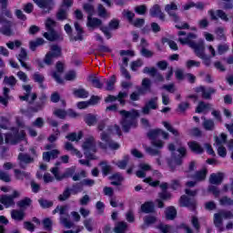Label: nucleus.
Masks as SVG:
<instances>
[{"label": "nucleus", "mask_w": 233, "mask_h": 233, "mask_svg": "<svg viewBox=\"0 0 233 233\" xmlns=\"http://www.w3.org/2000/svg\"><path fill=\"white\" fill-rule=\"evenodd\" d=\"M119 114L122 116L120 125L124 132L128 133L130 132V128H137L139 111L136 109H133L132 111L122 109L119 111Z\"/></svg>", "instance_id": "f257e3e1"}, {"label": "nucleus", "mask_w": 233, "mask_h": 233, "mask_svg": "<svg viewBox=\"0 0 233 233\" xmlns=\"http://www.w3.org/2000/svg\"><path fill=\"white\" fill-rule=\"evenodd\" d=\"M61 56H63V49L59 45L55 44L50 46V51L46 54L44 60L37 58L35 63L39 69L45 68V65L52 66L54 65V59H59Z\"/></svg>", "instance_id": "f03ea898"}, {"label": "nucleus", "mask_w": 233, "mask_h": 233, "mask_svg": "<svg viewBox=\"0 0 233 233\" xmlns=\"http://www.w3.org/2000/svg\"><path fill=\"white\" fill-rule=\"evenodd\" d=\"M189 48L194 50V54L197 57L202 59V63L205 66H210V65H212V56H208V55L205 53V42L203 40L189 46Z\"/></svg>", "instance_id": "7ed1b4c3"}, {"label": "nucleus", "mask_w": 233, "mask_h": 233, "mask_svg": "<svg viewBox=\"0 0 233 233\" xmlns=\"http://www.w3.org/2000/svg\"><path fill=\"white\" fill-rule=\"evenodd\" d=\"M48 100V96L46 94L42 93L38 97V101L35 103V106H30L27 109L23 110L22 114L26 116L27 117H32L33 114H37V112H41L45 110V106H46V101Z\"/></svg>", "instance_id": "20e7f679"}, {"label": "nucleus", "mask_w": 233, "mask_h": 233, "mask_svg": "<svg viewBox=\"0 0 233 233\" xmlns=\"http://www.w3.org/2000/svg\"><path fill=\"white\" fill-rule=\"evenodd\" d=\"M225 179V174L223 172L212 173L209 176V183L211 186H208V191L213 194L214 198H219L221 195V190L214 185H221Z\"/></svg>", "instance_id": "39448f33"}, {"label": "nucleus", "mask_w": 233, "mask_h": 233, "mask_svg": "<svg viewBox=\"0 0 233 233\" xmlns=\"http://www.w3.org/2000/svg\"><path fill=\"white\" fill-rule=\"evenodd\" d=\"M56 25L57 23L52 18H47L46 20V30L47 32L43 34L45 39L51 42L57 41L59 39V34L56 31Z\"/></svg>", "instance_id": "423d86ee"}, {"label": "nucleus", "mask_w": 233, "mask_h": 233, "mask_svg": "<svg viewBox=\"0 0 233 233\" xmlns=\"http://www.w3.org/2000/svg\"><path fill=\"white\" fill-rule=\"evenodd\" d=\"M180 208H188L190 212H196L198 210V201L191 199L187 195H182L178 200Z\"/></svg>", "instance_id": "0eeeda50"}, {"label": "nucleus", "mask_w": 233, "mask_h": 233, "mask_svg": "<svg viewBox=\"0 0 233 233\" xmlns=\"http://www.w3.org/2000/svg\"><path fill=\"white\" fill-rule=\"evenodd\" d=\"M119 20L114 18L109 21L108 25L100 26L101 32L104 34L106 39H112V33L110 30L119 29Z\"/></svg>", "instance_id": "6e6552de"}, {"label": "nucleus", "mask_w": 233, "mask_h": 233, "mask_svg": "<svg viewBox=\"0 0 233 233\" xmlns=\"http://www.w3.org/2000/svg\"><path fill=\"white\" fill-rule=\"evenodd\" d=\"M19 191L14 190L12 195H2L0 198V203L9 208V207H14L15 205V198H19Z\"/></svg>", "instance_id": "1a4fd4ad"}, {"label": "nucleus", "mask_w": 233, "mask_h": 233, "mask_svg": "<svg viewBox=\"0 0 233 233\" xmlns=\"http://www.w3.org/2000/svg\"><path fill=\"white\" fill-rule=\"evenodd\" d=\"M208 14L210 17L211 21H224V23H228L230 21V18H228V15H227L226 12H224L222 9H218L216 11L210 9L208 11Z\"/></svg>", "instance_id": "9d476101"}, {"label": "nucleus", "mask_w": 233, "mask_h": 233, "mask_svg": "<svg viewBox=\"0 0 233 233\" xmlns=\"http://www.w3.org/2000/svg\"><path fill=\"white\" fill-rule=\"evenodd\" d=\"M33 3L44 10L45 14H50L52 10H54V6H56V0H33Z\"/></svg>", "instance_id": "9b49d317"}, {"label": "nucleus", "mask_w": 233, "mask_h": 233, "mask_svg": "<svg viewBox=\"0 0 233 233\" xmlns=\"http://www.w3.org/2000/svg\"><path fill=\"white\" fill-rule=\"evenodd\" d=\"M126 97H128V93L120 91L116 96L114 95H108L105 98V103H114L118 101L120 106H125L127 105V100H125Z\"/></svg>", "instance_id": "f8f14e48"}, {"label": "nucleus", "mask_w": 233, "mask_h": 233, "mask_svg": "<svg viewBox=\"0 0 233 233\" xmlns=\"http://www.w3.org/2000/svg\"><path fill=\"white\" fill-rule=\"evenodd\" d=\"M143 74H149V76H151V77H155L156 81L158 83H163V81H165V76H163L156 67L146 66L143 69Z\"/></svg>", "instance_id": "ddd939ff"}, {"label": "nucleus", "mask_w": 233, "mask_h": 233, "mask_svg": "<svg viewBox=\"0 0 233 233\" xmlns=\"http://www.w3.org/2000/svg\"><path fill=\"white\" fill-rule=\"evenodd\" d=\"M187 147L193 154H197L198 156L205 153V147L196 140L187 142Z\"/></svg>", "instance_id": "4468645a"}, {"label": "nucleus", "mask_w": 233, "mask_h": 233, "mask_svg": "<svg viewBox=\"0 0 233 233\" xmlns=\"http://www.w3.org/2000/svg\"><path fill=\"white\" fill-rule=\"evenodd\" d=\"M157 96L152 97L145 106L142 108V112L145 115L150 114V110H157Z\"/></svg>", "instance_id": "2eb2a0df"}, {"label": "nucleus", "mask_w": 233, "mask_h": 233, "mask_svg": "<svg viewBox=\"0 0 233 233\" xmlns=\"http://www.w3.org/2000/svg\"><path fill=\"white\" fill-rule=\"evenodd\" d=\"M165 10L167 12L168 15L172 17L174 23H179V15H177L176 12L172 11L177 10V5H176V3L172 2L171 4L167 5L165 6Z\"/></svg>", "instance_id": "dca6fc26"}, {"label": "nucleus", "mask_w": 233, "mask_h": 233, "mask_svg": "<svg viewBox=\"0 0 233 233\" xmlns=\"http://www.w3.org/2000/svg\"><path fill=\"white\" fill-rule=\"evenodd\" d=\"M147 92H152V81L149 78H143L142 87L138 88L137 94L139 96H145Z\"/></svg>", "instance_id": "f3484780"}, {"label": "nucleus", "mask_w": 233, "mask_h": 233, "mask_svg": "<svg viewBox=\"0 0 233 233\" xmlns=\"http://www.w3.org/2000/svg\"><path fill=\"white\" fill-rule=\"evenodd\" d=\"M87 81L91 83L94 88H98L99 90H101L103 86H105V84L103 82V76L99 78L96 76V75H89L87 77Z\"/></svg>", "instance_id": "a211bd4d"}, {"label": "nucleus", "mask_w": 233, "mask_h": 233, "mask_svg": "<svg viewBox=\"0 0 233 233\" xmlns=\"http://www.w3.org/2000/svg\"><path fill=\"white\" fill-rule=\"evenodd\" d=\"M82 148L84 152H97L96 143L94 142V137H91L86 138L82 145Z\"/></svg>", "instance_id": "6ab92c4d"}, {"label": "nucleus", "mask_w": 233, "mask_h": 233, "mask_svg": "<svg viewBox=\"0 0 233 233\" xmlns=\"http://www.w3.org/2000/svg\"><path fill=\"white\" fill-rule=\"evenodd\" d=\"M0 10L4 17H7V19H12L14 17V14L8 9V0H0Z\"/></svg>", "instance_id": "aec40b11"}, {"label": "nucleus", "mask_w": 233, "mask_h": 233, "mask_svg": "<svg viewBox=\"0 0 233 233\" xmlns=\"http://www.w3.org/2000/svg\"><path fill=\"white\" fill-rule=\"evenodd\" d=\"M140 210L141 212H143V214H155L156 204L152 200L146 201L144 204L141 205Z\"/></svg>", "instance_id": "412c9836"}, {"label": "nucleus", "mask_w": 233, "mask_h": 233, "mask_svg": "<svg viewBox=\"0 0 233 233\" xmlns=\"http://www.w3.org/2000/svg\"><path fill=\"white\" fill-rule=\"evenodd\" d=\"M149 14L151 17H158L160 21H165V14L161 11V6L157 4L150 8Z\"/></svg>", "instance_id": "4be33fe9"}, {"label": "nucleus", "mask_w": 233, "mask_h": 233, "mask_svg": "<svg viewBox=\"0 0 233 233\" xmlns=\"http://www.w3.org/2000/svg\"><path fill=\"white\" fill-rule=\"evenodd\" d=\"M197 92L202 93L203 99H212V94H216V89L214 87H208L207 90L205 86H200L197 88Z\"/></svg>", "instance_id": "5701e85b"}, {"label": "nucleus", "mask_w": 233, "mask_h": 233, "mask_svg": "<svg viewBox=\"0 0 233 233\" xmlns=\"http://www.w3.org/2000/svg\"><path fill=\"white\" fill-rule=\"evenodd\" d=\"M192 39H198V35L194 33H187L186 38H178V41L181 45H187V46H192L196 44Z\"/></svg>", "instance_id": "b1692460"}, {"label": "nucleus", "mask_w": 233, "mask_h": 233, "mask_svg": "<svg viewBox=\"0 0 233 233\" xmlns=\"http://www.w3.org/2000/svg\"><path fill=\"white\" fill-rule=\"evenodd\" d=\"M108 179L112 181L111 185H113V187H121V184L125 181V177H123V175L119 172L113 174Z\"/></svg>", "instance_id": "393cba45"}, {"label": "nucleus", "mask_w": 233, "mask_h": 233, "mask_svg": "<svg viewBox=\"0 0 233 233\" xmlns=\"http://www.w3.org/2000/svg\"><path fill=\"white\" fill-rule=\"evenodd\" d=\"M165 216L167 221H174L177 218V209L174 206H169L165 210Z\"/></svg>", "instance_id": "a878e982"}, {"label": "nucleus", "mask_w": 233, "mask_h": 233, "mask_svg": "<svg viewBox=\"0 0 233 233\" xmlns=\"http://www.w3.org/2000/svg\"><path fill=\"white\" fill-rule=\"evenodd\" d=\"M101 25H103V21L101 19L97 17L87 16V28H92L94 30L96 28H99Z\"/></svg>", "instance_id": "bb28decb"}, {"label": "nucleus", "mask_w": 233, "mask_h": 233, "mask_svg": "<svg viewBox=\"0 0 233 233\" xmlns=\"http://www.w3.org/2000/svg\"><path fill=\"white\" fill-rule=\"evenodd\" d=\"M214 225L218 229V232L225 231V228L223 227V215L222 213H215L214 214Z\"/></svg>", "instance_id": "cd10ccee"}, {"label": "nucleus", "mask_w": 233, "mask_h": 233, "mask_svg": "<svg viewBox=\"0 0 233 233\" xmlns=\"http://www.w3.org/2000/svg\"><path fill=\"white\" fill-rule=\"evenodd\" d=\"M75 30L76 32V35L74 36L73 40L75 41H83L85 35V29L79 25V22H75L74 23Z\"/></svg>", "instance_id": "c85d7f7f"}, {"label": "nucleus", "mask_w": 233, "mask_h": 233, "mask_svg": "<svg viewBox=\"0 0 233 233\" xmlns=\"http://www.w3.org/2000/svg\"><path fill=\"white\" fill-rule=\"evenodd\" d=\"M98 167H101L102 175L104 177L112 174V166L108 165L106 160H102L99 162Z\"/></svg>", "instance_id": "c756f323"}, {"label": "nucleus", "mask_w": 233, "mask_h": 233, "mask_svg": "<svg viewBox=\"0 0 233 233\" xmlns=\"http://www.w3.org/2000/svg\"><path fill=\"white\" fill-rule=\"evenodd\" d=\"M202 119H204V121L202 123V127H203L204 130H206L208 132L214 131V129L216 128V123H214L212 118H207L204 116V117H202Z\"/></svg>", "instance_id": "7c9ffc66"}, {"label": "nucleus", "mask_w": 233, "mask_h": 233, "mask_svg": "<svg viewBox=\"0 0 233 233\" xmlns=\"http://www.w3.org/2000/svg\"><path fill=\"white\" fill-rule=\"evenodd\" d=\"M102 80H103L104 84L105 83L106 84V90L107 92H112V90H114V88L116 86V75L111 76L108 80H106V78L102 77Z\"/></svg>", "instance_id": "2f4dec72"}, {"label": "nucleus", "mask_w": 233, "mask_h": 233, "mask_svg": "<svg viewBox=\"0 0 233 233\" xmlns=\"http://www.w3.org/2000/svg\"><path fill=\"white\" fill-rule=\"evenodd\" d=\"M207 174H208V170H207V168L196 171L193 175V179L198 183L205 181V179H207Z\"/></svg>", "instance_id": "473e14b6"}, {"label": "nucleus", "mask_w": 233, "mask_h": 233, "mask_svg": "<svg viewBox=\"0 0 233 233\" xmlns=\"http://www.w3.org/2000/svg\"><path fill=\"white\" fill-rule=\"evenodd\" d=\"M128 230V224L125 221H118L116 223L114 228L115 233H127Z\"/></svg>", "instance_id": "72a5a7b5"}, {"label": "nucleus", "mask_w": 233, "mask_h": 233, "mask_svg": "<svg viewBox=\"0 0 233 233\" xmlns=\"http://www.w3.org/2000/svg\"><path fill=\"white\" fill-rule=\"evenodd\" d=\"M15 179L18 181H25V179H30V173L26 171H21V169H14Z\"/></svg>", "instance_id": "f704fd0d"}, {"label": "nucleus", "mask_w": 233, "mask_h": 233, "mask_svg": "<svg viewBox=\"0 0 233 233\" xmlns=\"http://www.w3.org/2000/svg\"><path fill=\"white\" fill-rule=\"evenodd\" d=\"M73 96H75V97H77L78 99H86V97L90 96V93L85 88H78L74 89Z\"/></svg>", "instance_id": "c9c22d12"}, {"label": "nucleus", "mask_w": 233, "mask_h": 233, "mask_svg": "<svg viewBox=\"0 0 233 233\" xmlns=\"http://www.w3.org/2000/svg\"><path fill=\"white\" fill-rule=\"evenodd\" d=\"M11 218L15 221H23L25 219V211L23 209H13L11 211Z\"/></svg>", "instance_id": "e433bc0d"}, {"label": "nucleus", "mask_w": 233, "mask_h": 233, "mask_svg": "<svg viewBox=\"0 0 233 233\" xmlns=\"http://www.w3.org/2000/svg\"><path fill=\"white\" fill-rule=\"evenodd\" d=\"M84 121L87 127H94V125L97 123V117L95 115L89 113L84 116Z\"/></svg>", "instance_id": "4c0bfd02"}, {"label": "nucleus", "mask_w": 233, "mask_h": 233, "mask_svg": "<svg viewBox=\"0 0 233 233\" xmlns=\"http://www.w3.org/2000/svg\"><path fill=\"white\" fill-rule=\"evenodd\" d=\"M66 139H68V141H81L83 139V131H79L78 133L72 132L69 133L66 137Z\"/></svg>", "instance_id": "58836bf2"}, {"label": "nucleus", "mask_w": 233, "mask_h": 233, "mask_svg": "<svg viewBox=\"0 0 233 233\" xmlns=\"http://www.w3.org/2000/svg\"><path fill=\"white\" fill-rule=\"evenodd\" d=\"M70 191L72 196H77V194H80V192H83V183L76 182L72 185V187H70Z\"/></svg>", "instance_id": "ea45409f"}, {"label": "nucleus", "mask_w": 233, "mask_h": 233, "mask_svg": "<svg viewBox=\"0 0 233 233\" xmlns=\"http://www.w3.org/2000/svg\"><path fill=\"white\" fill-rule=\"evenodd\" d=\"M0 32L3 34V35H6V37H11V35H14V30H12V24H7L3 25L0 28Z\"/></svg>", "instance_id": "a19ab883"}, {"label": "nucleus", "mask_w": 233, "mask_h": 233, "mask_svg": "<svg viewBox=\"0 0 233 233\" xmlns=\"http://www.w3.org/2000/svg\"><path fill=\"white\" fill-rule=\"evenodd\" d=\"M218 41H227V35H225V27L218 26L215 29Z\"/></svg>", "instance_id": "79ce46f5"}, {"label": "nucleus", "mask_w": 233, "mask_h": 233, "mask_svg": "<svg viewBox=\"0 0 233 233\" xmlns=\"http://www.w3.org/2000/svg\"><path fill=\"white\" fill-rule=\"evenodd\" d=\"M33 80L35 83H38L40 88H45V86L43 85V83H45V76H43L41 73L35 72L33 75Z\"/></svg>", "instance_id": "37998d69"}, {"label": "nucleus", "mask_w": 233, "mask_h": 233, "mask_svg": "<svg viewBox=\"0 0 233 233\" xmlns=\"http://www.w3.org/2000/svg\"><path fill=\"white\" fill-rule=\"evenodd\" d=\"M41 45H45V39L36 38L35 41L29 42V48L32 52H35V50H37V46H41Z\"/></svg>", "instance_id": "c03bdc74"}, {"label": "nucleus", "mask_w": 233, "mask_h": 233, "mask_svg": "<svg viewBox=\"0 0 233 233\" xmlns=\"http://www.w3.org/2000/svg\"><path fill=\"white\" fill-rule=\"evenodd\" d=\"M18 159L20 163H25V165H30V163H34V157H30L28 154L19 153Z\"/></svg>", "instance_id": "a18cd8bd"}, {"label": "nucleus", "mask_w": 233, "mask_h": 233, "mask_svg": "<svg viewBox=\"0 0 233 233\" xmlns=\"http://www.w3.org/2000/svg\"><path fill=\"white\" fill-rule=\"evenodd\" d=\"M17 207L21 209L28 208L32 205V198L25 197L16 203Z\"/></svg>", "instance_id": "49530a36"}, {"label": "nucleus", "mask_w": 233, "mask_h": 233, "mask_svg": "<svg viewBox=\"0 0 233 233\" xmlns=\"http://www.w3.org/2000/svg\"><path fill=\"white\" fill-rule=\"evenodd\" d=\"M128 161H130V156L125 155L122 160L117 161L116 167H118V168H120L121 170H125V168H127V166L128 165Z\"/></svg>", "instance_id": "de8ad7c7"}, {"label": "nucleus", "mask_w": 233, "mask_h": 233, "mask_svg": "<svg viewBox=\"0 0 233 233\" xmlns=\"http://www.w3.org/2000/svg\"><path fill=\"white\" fill-rule=\"evenodd\" d=\"M83 10L87 14V17H93L96 14V8L88 3L83 5Z\"/></svg>", "instance_id": "09e8293b"}, {"label": "nucleus", "mask_w": 233, "mask_h": 233, "mask_svg": "<svg viewBox=\"0 0 233 233\" xmlns=\"http://www.w3.org/2000/svg\"><path fill=\"white\" fill-rule=\"evenodd\" d=\"M70 196H72V192L70 191V187H66L62 194L58 196V201H66V199H70Z\"/></svg>", "instance_id": "8fccbe9b"}, {"label": "nucleus", "mask_w": 233, "mask_h": 233, "mask_svg": "<svg viewBox=\"0 0 233 233\" xmlns=\"http://www.w3.org/2000/svg\"><path fill=\"white\" fill-rule=\"evenodd\" d=\"M160 132H161V129H159V128L149 130L147 133L148 139H150V141H154V140L157 139L160 136Z\"/></svg>", "instance_id": "3c124183"}, {"label": "nucleus", "mask_w": 233, "mask_h": 233, "mask_svg": "<svg viewBox=\"0 0 233 233\" xmlns=\"http://www.w3.org/2000/svg\"><path fill=\"white\" fill-rule=\"evenodd\" d=\"M56 19L57 21H65L68 19V12L66 9L59 8L56 13Z\"/></svg>", "instance_id": "603ef678"}, {"label": "nucleus", "mask_w": 233, "mask_h": 233, "mask_svg": "<svg viewBox=\"0 0 233 233\" xmlns=\"http://www.w3.org/2000/svg\"><path fill=\"white\" fill-rule=\"evenodd\" d=\"M162 43H167L169 48L173 50L174 52L179 50V47L177 46V44L174 40H170L169 38L163 37Z\"/></svg>", "instance_id": "864d4df0"}, {"label": "nucleus", "mask_w": 233, "mask_h": 233, "mask_svg": "<svg viewBox=\"0 0 233 233\" xmlns=\"http://www.w3.org/2000/svg\"><path fill=\"white\" fill-rule=\"evenodd\" d=\"M97 13L99 17H102L103 19H106V17H108V11H106V8H105L102 4H98Z\"/></svg>", "instance_id": "5fc2aeb1"}, {"label": "nucleus", "mask_w": 233, "mask_h": 233, "mask_svg": "<svg viewBox=\"0 0 233 233\" xmlns=\"http://www.w3.org/2000/svg\"><path fill=\"white\" fill-rule=\"evenodd\" d=\"M163 125L165 127V128L170 132L171 134H173V136H175V137H179V131H177V129L174 128L172 127V125H170V123L168 122H163Z\"/></svg>", "instance_id": "6e6d98bb"}, {"label": "nucleus", "mask_w": 233, "mask_h": 233, "mask_svg": "<svg viewBox=\"0 0 233 233\" xmlns=\"http://www.w3.org/2000/svg\"><path fill=\"white\" fill-rule=\"evenodd\" d=\"M194 6H196L198 10H203L205 8V5H203V3L195 4L194 2H191L184 5V10H190V8H194Z\"/></svg>", "instance_id": "4d7b16f0"}, {"label": "nucleus", "mask_w": 233, "mask_h": 233, "mask_svg": "<svg viewBox=\"0 0 233 233\" xmlns=\"http://www.w3.org/2000/svg\"><path fill=\"white\" fill-rule=\"evenodd\" d=\"M54 116L56 117H58L59 119H66V116H68V113L65 109L57 108L53 112Z\"/></svg>", "instance_id": "13d9d810"}, {"label": "nucleus", "mask_w": 233, "mask_h": 233, "mask_svg": "<svg viewBox=\"0 0 233 233\" xmlns=\"http://www.w3.org/2000/svg\"><path fill=\"white\" fill-rule=\"evenodd\" d=\"M13 137H15V142L20 143V141H25L26 138V132L21 130L19 133L13 134Z\"/></svg>", "instance_id": "bf43d9fd"}, {"label": "nucleus", "mask_w": 233, "mask_h": 233, "mask_svg": "<svg viewBox=\"0 0 233 233\" xmlns=\"http://www.w3.org/2000/svg\"><path fill=\"white\" fill-rule=\"evenodd\" d=\"M219 204L222 206V207H233V199L225 196V197H222L220 199H219Z\"/></svg>", "instance_id": "052dcab7"}, {"label": "nucleus", "mask_w": 233, "mask_h": 233, "mask_svg": "<svg viewBox=\"0 0 233 233\" xmlns=\"http://www.w3.org/2000/svg\"><path fill=\"white\" fill-rule=\"evenodd\" d=\"M5 143L6 145H17V142H15V138L12 133L5 134Z\"/></svg>", "instance_id": "680f3d73"}, {"label": "nucleus", "mask_w": 233, "mask_h": 233, "mask_svg": "<svg viewBox=\"0 0 233 233\" xmlns=\"http://www.w3.org/2000/svg\"><path fill=\"white\" fill-rule=\"evenodd\" d=\"M157 222V218L155 217V216H146L144 218V224L147 226V227H150V225H154L155 223Z\"/></svg>", "instance_id": "e2e57ef3"}, {"label": "nucleus", "mask_w": 233, "mask_h": 233, "mask_svg": "<svg viewBox=\"0 0 233 233\" xmlns=\"http://www.w3.org/2000/svg\"><path fill=\"white\" fill-rule=\"evenodd\" d=\"M38 203L42 208H50L54 207V202L52 200H46L45 198L38 199Z\"/></svg>", "instance_id": "0e129e2a"}, {"label": "nucleus", "mask_w": 233, "mask_h": 233, "mask_svg": "<svg viewBox=\"0 0 233 233\" xmlns=\"http://www.w3.org/2000/svg\"><path fill=\"white\" fill-rule=\"evenodd\" d=\"M0 122V130H8V127H10V120L6 116H1Z\"/></svg>", "instance_id": "69168bd1"}, {"label": "nucleus", "mask_w": 233, "mask_h": 233, "mask_svg": "<svg viewBox=\"0 0 233 233\" xmlns=\"http://www.w3.org/2000/svg\"><path fill=\"white\" fill-rule=\"evenodd\" d=\"M4 83L5 85H9L10 86H15V85L17 84V80L15 79V76H5Z\"/></svg>", "instance_id": "338daca9"}, {"label": "nucleus", "mask_w": 233, "mask_h": 233, "mask_svg": "<svg viewBox=\"0 0 233 233\" xmlns=\"http://www.w3.org/2000/svg\"><path fill=\"white\" fill-rule=\"evenodd\" d=\"M43 225H44L45 230H48L50 232L52 230L54 222L52 221V219L50 218H46L43 220Z\"/></svg>", "instance_id": "774afa93"}]
</instances>
